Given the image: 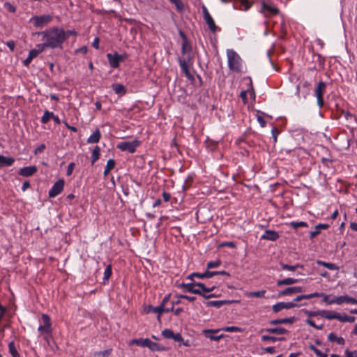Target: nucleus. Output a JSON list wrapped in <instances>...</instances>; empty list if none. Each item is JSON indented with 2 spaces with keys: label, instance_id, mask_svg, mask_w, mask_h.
Listing matches in <instances>:
<instances>
[{
  "label": "nucleus",
  "instance_id": "nucleus-35",
  "mask_svg": "<svg viewBox=\"0 0 357 357\" xmlns=\"http://www.w3.org/2000/svg\"><path fill=\"white\" fill-rule=\"evenodd\" d=\"M9 352L13 357H19L20 354L17 352L13 342L8 344Z\"/></svg>",
  "mask_w": 357,
  "mask_h": 357
},
{
  "label": "nucleus",
  "instance_id": "nucleus-57",
  "mask_svg": "<svg viewBox=\"0 0 357 357\" xmlns=\"http://www.w3.org/2000/svg\"><path fill=\"white\" fill-rule=\"evenodd\" d=\"M178 298L186 299V300H188L190 302H192V301L196 300V297L195 296H188V295H179Z\"/></svg>",
  "mask_w": 357,
  "mask_h": 357
},
{
  "label": "nucleus",
  "instance_id": "nucleus-53",
  "mask_svg": "<svg viewBox=\"0 0 357 357\" xmlns=\"http://www.w3.org/2000/svg\"><path fill=\"white\" fill-rule=\"evenodd\" d=\"M172 339L174 341L178 342H183V338L182 335H181V333H174Z\"/></svg>",
  "mask_w": 357,
  "mask_h": 357
},
{
  "label": "nucleus",
  "instance_id": "nucleus-38",
  "mask_svg": "<svg viewBox=\"0 0 357 357\" xmlns=\"http://www.w3.org/2000/svg\"><path fill=\"white\" fill-rule=\"evenodd\" d=\"M309 348L310 350L313 351L318 357H327L326 354L321 352L319 349H318L313 344H310Z\"/></svg>",
  "mask_w": 357,
  "mask_h": 357
},
{
  "label": "nucleus",
  "instance_id": "nucleus-45",
  "mask_svg": "<svg viewBox=\"0 0 357 357\" xmlns=\"http://www.w3.org/2000/svg\"><path fill=\"white\" fill-rule=\"evenodd\" d=\"M111 275H112V268H111V266H107V268L105 269V271H104V277H103L104 281L108 280L109 278H110Z\"/></svg>",
  "mask_w": 357,
  "mask_h": 357
},
{
  "label": "nucleus",
  "instance_id": "nucleus-36",
  "mask_svg": "<svg viewBox=\"0 0 357 357\" xmlns=\"http://www.w3.org/2000/svg\"><path fill=\"white\" fill-rule=\"evenodd\" d=\"M112 351V349H108L104 351L96 352L93 357H108L111 354Z\"/></svg>",
  "mask_w": 357,
  "mask_h": 357
},
{
  "label": "nucleus",
  "instance_id": "nucleus-25",
  "mask_svg": "<svg viewBox=\"0 0 357 357\" xmlns=\"http://www.w3.org/2000/svg\"><path fill=\"white\" fill-rule=\"evenodd\" d=\"M281 268L282 270H287L289 271H295L298 268H303V266L299 264L295 265H288L283 263H280Z\"/></svg>",
  "mask_w": 357,
  "mask_h": 357
},
{
  "label": "nucleus",
  "instance_id": "nucleus-51",
  "mask_svg": "<svg viewBox=\"0 0 357 357\" xmlns=\"http://www.w3.org/2000/svg\"><path fill=\"white\" fill-rule=\"evenodd\" d=\"M303 299H309L314 297H320L322 296V294H319L318 292H315L310 294H303Z\"/></svg>",
  "mask_w": 357,
  "mask_h": 357
},
{
  "label": "nucleus",
  "instance_id": "nucleus-28",
  "mask_svg": "<svg viewBox=\"0 0 357 357\" xmlns=\"http://www.w3.org/2000/svg\"><path fill=\"white\" fill-rule=\"evenodd\" d=\"M194 284H195V282H192L190 283H181V284H178V287L183 288V291L184 292L192 293V287H195V285Z\"/></svg>",
  "mask_w": 357,
  "mask_h": 357
},
{
  "label": "nucleus",
  "instance_id": "nucleus-9",
  "mask_svg": "<svg viewBox=\"0 0 357 357\" xmlns=\"http://www.w3.org/2000/svg\"><path fill=\"white\" fill-rule=\"evenodd\" d=\"M202 11H203L204 20H205L206 23L207 24L209 29L211 31V32L215 33L218 27L215 25V23L213 17H211V15H210L207 8L205 6H203Z\"/></svg>",
  "mask_w": 357,
  "mask_h": 357
},
{
  "label": "nucleus",
  "instance_id": "nucleus-19",
  "mask_svg": "<svg viewBox=\"0 0 357 357\" xmlns=\"http://www.w3.org/2000/svg\"><path fill=\"white\" fill-rule=\"evenodd\" d=\"M321 317L327 319H337L339 318V313L331 310H321Z\"/></svg>",
  "mask_w": 357,
  "mask_h": 357
},
{
  "label": "nucleus",
  "instance_id": "nucleus-52",
  "mask_svg": "<svg viewBox=\"0 0 357 357\" xmlns=\"http://www.w3.org/2000/svg\"><path fill=\"white\" fill-rule=\"evenodd\" d=\"M341 115H344L345 119L347 120L355 119L354 116L350 112H346L343 109L341 110Z\"/></svg>",
  "mask_w": 357,
  "mask_h": 357
},
{
  "label": "nucleus",
  "instance_id": "nucleus-23",
  "mask_svg": "<svg viewBox=\"0 0 357 357\" xmlns=\"http://www.w3.org/2000/svg\"><path fill=\"white\" fill-rule=\"evenodd\" d=\"M14 161L15 160L13 158H7L0 155V167L11 166Z\"/></svg>",
  "mask_w": 357,
  "mask_h": 357
},
{
  "label": "nucleus",
  "instance_id": "nucleus-14",
  "mask_svg": "<svg viewBox=\"0 0 357 357\" xmlns=\"http://www.w3.org/2000/svg\"><path fill=\"white\" fill-rule=\"evenodd\" d=\"M178 63L181 68L182 72L190 80H194L193 75L190 73L187 61L185 59H178Z\"/></svg>",
  "mask_w": 357,
  "mask_h": 357
},
{
  "label": "nucleus",
  "instance_id": "nucleus-13",
  "mask_svg": "<svg viewBox=\"0 0 357 357\" xmlns=\"http://www.w3.org/2000/svg\"><path fill=\"white\" fill-rule=\"evenodd\" d=\"M37 167L36 166H28L23 168H21L19 171V174L28 177L34 174L37 172Z\"/></svg>",
  "mask_w": 357,
  "mask_h": 357
},
{
  "label": "nucleus",
  "instance_id": "nucleus-33",
  "mask_svg": "<svg viewBox=\"0 0 357 357\" xmlns=\"http://www.w3.org/2000/svg\"><path fill=\"white\" fill-rule=\"evenodd\" d=\"M205 305L206 307H215L216 308H220L222 306V302L221 301H206Z\"/></svg>",
  "mask_w": 357,
  "mask_h": 357
},
{
  "label": "nucleus",
  "instance_id": "nucleus-6",
  "mask_svg": "<svg viewBox=\"0 0 357 357\" xmlns=\"http://www.w3.org/2000/svg\"><path fill=\"white\" fill-rule=\"evenodd\" d=\"M326 83L321 81L318 83L317 86L315 89V96L317 97V105L319 107H322L324 104L323 95L326 91Z\"/></svg>",
  "mask_w": 357,
  "mask_h": 357
},
{
  "label": "nucleus",
  "instance_id": "nucleus-30",
  "mask_svg": "<svg viewBox=\"0 0 357 357\" xmlns=\"http://www.w3.org/2000/svg\"><path fill=\"white\" fill-rule=\"evenodd\" d=\"M115 161L113 159H109L107 162V165H106V167H105V171H104V175L105 176H107L109 172L114 168L115 167Z\"/></svg>",
  "mask_w": 357,
  "mask_h": 357
},
{
  "label": "nucleus",
  "instance_id": "nucleus-61",
  "mask_svg": "<svg viewBox=\"0 0 357 357\" xmlns=\"http://www.w3.org/2000/svg\"><path fill=\"white\" fill-rule=\"evenodd\" d=\"M128 57V55L126 54H119L117 53V58H118V61L119 62V63L121 62H123Z\"/></svg>",
  "mask_w": 357,
  "mask_h": 357
},
{
  "label": "nucleus",
  "instance_id": "nucleus-31",
  "mask_svg": "<svg viewBox=\"0 0 357 357\" xmlns=\"http://www.w3.org/2000/svg\"><path fill=\"white\" fill-rule=\"evenodd\" d=\"M100 148L99 146H96L94 149L93 150L92 154H91V162L92 165L95 163L96 161H97L99 159L100 156Z\"/></svg>",
  "mask_w": 357,
  "mask_h": 357
},
{
  "label": "nucleus",
  "instance_id": "nucleus-5",
  "mask_svg": "<svg viewBox=\"0 0 357 357\" xmlns=\"http://www.w3.org/2000/svg\"><path fill=\"white\" fill-rule=\"evenodd\" d=\"M261 12L264 14L265 17H268L271 15H278L279 13V10L271 2L263 1L261 3Z\"/></svg>",
  "mask_w": 357,
  "mask_h": 357
},
{
  "label": "nucleus",
  "instance_id": "nucleus-15",
  "mask_svg": "<svg viewBox=\"0 0 357 357\" xmlns=\"http://www.w3.org/2000/svg\"><path fill=\"white\" fill-rule=\"evenodd\" d=\"M107 58L110 66L112 68H117L119 66V62L117 58V52H114V54H107Z\"/></svg>",
  "mask_w": 357,
  "mask_h": 357
},
{
  "label": "nucleus",
  "instance_id": "nucleus-59",
  "mask_svg": "<svg viewBox=\"0 0 357 357\" xmlns=\"http://www.w3.org/2000/svg\"><path fill=\"white\" fill-rule=\"evenodd\" d=\"M39 53L37 52L36 50H31L29 53V56L33 60L35 57H36Z\"/></svg>",
  "mask_w": 357,
  "mask_h": 357
},
{
  "label": "nucleus",
  "instance_id": "nucleus-34",
  "mask_svg": "<svg viewBox=\"0 0 357 357\" xmlns=\"http://www.w3.org/2000/svg\"><path fill=\"white\" fill-rule=\"evenodd\" d=\"M213 331L212 330H205L204 331V333L206 337L211 339V340H219L222 335H213L212 333Z\"/></svg>",
  "mask_w": 357,
  "mask_h": 357
},
{
  "label": "nucleus",
  "instance_id": "nucleus-48",
  "mask_svg": "<svg viewBox=\"0 0 357 357\" xmlns=\"http://www.w3.org/2000/svg\"><path fill=\"white\" fill-rule=\"evenodd\" d=\"M45 40V42H44L43 43H42V44H38V45H37V46H36V47H37V48H36V50H37V52H38L39 54H40V52H43L46 47H49V46L47 45V41H46L45 40Z\"/></svg>",
  "mask_w": 357,
  "mask_h": 357
},
{
  "label": "nucleus",
  "instance_id": "nucleus-44",
  "mask_svg": "<svg viewBox=\"0 0 357 357\" xmlns=\"http://www.w3.org/2000/svg\"><path fill=\"white\" fill-rule=\"evenodd\" d=\"M290 226L294 229H296L299 227H307V224L305 222L301 221V222H290Z\"/></svg>",
  "mask_w": 357,
  "mask_h": 357
},
{
  "label": "nucleus",
  "instance_id": "nucleus-18",
  "mask_svg": "<svg viewBox=\"0 0 357 357\" xmlns=\"http://www.w3.org/2000/svg\"><path fill=\"white\" fill-rule=\"evenodd\" d=\"M263 331L268 333L278 335L287 334L289 333V331L287 329L282 327L265 328Z\"/></svg>",
  "mask_w": 357,
  "mask_h": 357
},
{
  "label": "nucleus",
  "instance_id": "nucleus-60",
  "mask_svg": "<svg viewBox=\"0 0 357 357\" xmlns=\"http://www.w3.org/2000/svg\"><path fill=\"white\" fill-rule=\"evenodd\" d=\"M74 167H75V163L71 162L68 165V169H67V175L68 176H70L72 174V172L74 169Z\"/></svg>",
  "mask_w": 357,
  "mask_h": 357
},
{
  "label": "nucleus",
  "instance_id": "nucleus-8",
  "mask_svg": "<svg viewBox=\"0 0 357 357\" xmlns=\"http://www.w3.org/2000/svg\"><path fill=\"white\" fill-rule=\"evenodd\" d=\"M64 187V180L63 179H59L58 180L52 187V188L48 192V195L50 197L53 198L56 197L58 195H59L62 190H63Z\"/></svg>",
  "mask_w": 357,
  "mask_h": 357
},
{
  "label": "nucleus",
  "instance_id": "nucleus-46",
  "mask_svg": "<svg viewBox=\"0 0 357 357\" xmlns=\"http://www.w3.org/2000/svg\"><path fill=\"white\" fill-rule=\"evenodd\" d=\"M304 313L307 315L308 317H317V316H321V310L318 311H309V310H304Z\"/></svg>",
  "mask_w": 357,
  "mask_h": 357
},
{
  "label": "nucleus",
  "instance_id": "nucleus-40",
  "mask_svg": "<svg viewBox=\"0 0 357 357\" xmlns=\"http://www.w3.org/2000/svg\"><path fill=\"white\" fill-rule=\"evenodd\" d=\"M221 265V261L220 260H216V261H211L207 263L206 268L207 269L214 268L220 266Z\"/></svg>",
  "mask_w": 357,
  "mask_h": 357
},
{
  "label": "nucleus",
  "instance_id": "nucleus-62",
  "mask_svg": "<svg viewBox=\"0 0 357 357\" xmlns=\"http://www.w3.org/2000/svg\"><path fill=\"white\" fill-rule=\"evenodd\" d=\"M262 349L269 354H274L275 352V348L274 347H269L266 348H262Z\"/></svg>",
  "mask_w": 357,
  "mask_h": 357
},
{
  "label": "nucleus",
  "instance_id": "nucleus-55",
  "mask_svg": "<svg viewBox=\"0 0 357 357\" xmlns=\"http://www.w3.org/2000/svg\"><path fill=\"white\" fill-rule=\"evenodd\" d=\"M346 357H357V351H349L347 349L345 351Z\"/></svg>",
  "mask_w": 357,
  "mask_h": 357
},
{
  "label": "nucleus",
  "instance_id": "nucleus-22",
  "mask_svg": "<svg viewBox=\"0 0 357 357\" xmlns=\"http://www.w3.org/2000/svg\"><path fill=\"white\" fill-rule=\"evenodd\" d=\"M328 340L330 342H336L340 345H344L345 344V340L343 337H337L333 333H329Z\"/></svg>",
  "mask_w": 357,
  "mask_h": 357
},
{
  "label": "nucleus",
  "instance_id": "nucleus-3",
  "mask_svg": "<svg viewBox=\"0 0 357 357\" xmlns=\"http://www.w3.org/2000/svg\"><path fill=\"white\" fill-rule=\"evenodd\" d=\"M132 344H135L138 346L142 347H148L151 351H164L165 350V347L163 346H160L159 344L152 342L148 338L146 339H134L132 340Z\"/></svg>",
  "mask_w": 357,
  "mask_h": 357
},
{
  "label": "nucleus",
  "instance_id": "nucleus-27",
  "mask_svg": "<svg viewBox=\"0 0 357 357\" xmlns=\"http://www.w3.org/2000/svg\"><path fill=\"white\" fill-rule=\"evenodd\" d=\"M261 340L275 342L276 341H284L285 338L284 337H274L264 335L261 336Z\"/></svg>",
  "mask_w": 357,
  "mask_h": 357
},
{
  "label": "nucleus",
  "instance_id": "nucleus-41",
  "mask_svg": "<svg viewBox=\"0 0 357 357\" xmlns=\"http://www.w3.org/2000/svg\"><path fill=\"white\" fill-rule=\"evenodd\" d=\"M333 304L335 303V304H338V305H340L344 302L347 303V296H340L335 297L333 299Z\"/></svg>",
  "mask_w": 357,
  "mask_h": 357
},
{
  "label": "nucleus",
  "instance_id": "nucleus-10",
  "mask_svg": "<svg viewBox=\"0 0 357 357\" xmlns=\"http://www.w3.org/2000/svg\"><path fill=\"white\" fill-rule=\"evenodd\" d=\"M42 319L44 324L38 327V331L47 335H50L52 331L50 317L48 315L43 314L42 315Z\"/></svg>",
  "mask_w": 357,
  "mask_h": 357
},
{
  "label": "nucleus",
  "instance_id": "nucleus-7",
  "mask_svg": "<svg viewBox=\"0 0 357 357\" xmlns=\"http://www.w3.org/2000/svg\"><path fill=\"white\" fill-rule=\"evenodd\" d=\"M52 20V17L51 15H40V16H35L31 19V21L33 22L34 26L37 27H43L45 25L47 24Z\"/></svg>",
  "mask_w": 357,
  "mask_h": 357
},
{
  "label": "nucleus",
  "instance_id": "nucleus-56",
  "mask_svg": "<svg viewBox=\"0 0 357 357\" xmlns=\"http://www.w3.org/2000/svg\"><path fill=\"white\" fill-rule=\"evenodd\" d=\"M224 331L227 332H237L240 331L241 330L238 327L236 326H229L225 328Z\"/></svg>",
  "mask_w": 357,
  "mask_h": 357
},
{
  "label": "nucleus",
  "instance_id": "nucleus-37",
  "mask_svg": "<svg viewBox=\"0 0 357 357\" xmlns=\"http://www.w3.org/2000/svg\"><path fill=\"white\" fill-rule=\"evenodd\" d=\"M318 264L328 268L329 270L333 271V270L338 269V267L335 264H333V263H328V262H325V261H319Z\"/></svg>",
  "mask_w": 357,
  "mask_h": 357
},
{
  "label": "nucleus",
  "instance_id": "nucleus-54",
  "mask_svg": "<svg viewBox=\"0 0 357 357\" xmlns=\"http://www.w3.org/2000/svg\"><path fill=\"white\" fill-rule=\"evenodd\" d=\"M45 149V145L44 144H40L39 146H38L34 150V154L38 155V154L42 153Z\"/></svg>",
  "mask_w": 357,
  "mask_h": 357
},
{
  "label": "nucleus",
  "instance_id": "nucleus-11",
  "mask_svg": "<svg viewBox=\"0 0 357 357\" xmlns=\"http://www.w3.org/2000/svg\"><path fill=\"white\" fill-rule=\"evenodd\" d=\"M296 306H297V304L295 303L294 302H288V303L280 302V303L275 304L273 306V310L274 312L276 313V312L281 311L282 309H291V308L295 307Z\"/></svg>",
  "mask_w": 357,
  "mask_h": 357
},
{
  "label": "nucleus",
  "instance_id": "nucleus-21",
  "mask_svg": "<svg viewBox=\"0 0 357 357\" xmlns=\"http://www.w3.org/2000/svg\"><path fill=\"white\" fill-rule=\"evenodd\" d=\"M112 88L116 94L124 95L126 93V87L121 84H113Z\"/></svg>",
  "mask_w": 357,
  "mask_h": 357
},
{
  "label": "nucleus",
  "instance_id": "nucleus-17",
  "mask_svg": "<svg viewBox=\"0 0 357 357\" xmlns=\"http://www.w3.org/2000/svg\"><path fill=\"white\" fill-rule=\"evenodd\" d=\"M279 238L278 234L273 230H266L264 234L261 236L262 239L269 240V241H276Z\"/></svg>",
  "mask_w": 357,
  "mask_h": 357
},
{
  "label": "nucleus",
  "instance_id": "nucleus-32",
  "mask_svg": "<svg viewBox=\"0 0 357 357\" xmlns=\"http://www.w3.org/2000/svg\"><path fill=\"white\" fill-rule=\"evenodd\" d=\"M192 50L191 45L188 42V40H185L182 42V47H181V53L183 54H185L188 52H190Z\"/></svg>",
  "mask_w": 357,
  "mask_h": 357
},
{
  "label": "nucleus",
  "instance_id": "nucleus-1",
  "mask_svg": "<svg viewBox=\"0 0 357 357\" xmlns=\"http://www.w3.org/2000/svg\"><path fill=\"white\" fill-rule=\"evenodd\" d=\"M38 34L43 36V40L47 41V45L52 49L61 48L63 42L66 40L64 29L61 28H51L45 31L39 32Z\"/></svg>",
  "mask_w": 357,
  "mask_h": 357
},
{
  "label": "nucleus",
  "instance_id": "nucleus-49",
  "mask_svg": "<svg viewBox=\"0 0 357 357\" xmlns=\"http://www.w3.org/2000/svg\"><path fill=\"white\" fill-rule=\"evenodd\" d=\"M194 284L195 287H199V289H200V290L204 292L203 295H205L206 294V291L209 290L207 289V287L204 283L195 282Z\"/></svg>",
  "mask_w": 357,
  "mask_h": 357
},
{
  "label": "nucleus",
  "instance_id": "nucleus-58",
  "mask_svg": "<svg viewBox=\"0 0 357 357\" xmlns=\"http://www.w3.org/2000/svg\"><path fill=\"white\" fill-rule=\"evenodd\" d=\"M64 33L66 35V40H67L70 36L77 35V32L75 30H68V31L64 30Z\"/></svg>",
  "mask_w": 357,
  "mask_h": 357
},
{
  "label": "nucleus",
  "instance_id": "nucleus-50",
  "mask_svg": "<svg viewBox=\"0 0 357 357\" xmlns=\"http://www.w3.org/2000/svg\"><path fill=\"white\" fill-rule=\"evenodd\" d=\"M319 294H322L321 297H323V301L324 303H326L327 305L333 304V299H331V300L329 299V297H330L329 295H326L324 293H319Z\"/></svg>",
  "mask_w": 357,
  "mask_h": 357
},
{
  "label": "nucleus",
  "instance_id": "nucleus-12",
  "mask_svg": "<svg viewBox=\"0 0 357 357\" xmlns=\"http://www.w3.org/2000/svg\"><path fill=\"white\" fill-rule=\"evenodd\" d=\"M304 291V289L301 287H287L285 289L280 291L278 293L279 296H287V295H292L297 293Z\"/></svg>",
  "mask_w": 357,
  "mask_h": 357
},
{
  "label": "nucleus",
  "instance_id": "nucleus-26",
  "mask_svg": "<svg viewBox=\"0 0 357 357\" xmlns=\"http://www.w3.org/2000/svg\"><path fill=\"white\" fill-rule=\"evenodd\" d=\"M163 310H164L163 305H159L158 307L150 306L149 307V312L158 313L159 315L158 316V319L160 320V314L163 313Z\"/></svg>",
  "mask_w": 357,
  "mask_h": 357
},
{
  "label": "nucleus",
  "instance_id": "nucleus-43",
  "mask_svg": "<svg viewBox=\"0 0 357 357\" xmlns=\"http://www.w3.org/2000/svg\"><path fill=\"white\" fill-rule=\"evenodd\" d=\"M265 293H266L265 290H261V291H252L249 294V296L261 298V297L264 296Z\"/></svg>",
  "mask_w": 357,
  "mask_h": 357
},
{
  "label": "nucleus",
  "instance_id": "nucleus-29",
  "mask_svg": "<svg viewBox=\"0 0 357 357\" xmlns=\"http://www.w3.org/2000/svg\"><path fill=\"white\" fill-rule=\"evenodd\" d=\"M355 317H351V316H348L347 314H341L340 313H339V318L337 319V320L342 321V322H349V323H353L355 321Z\"/></svg>",
  "mask_w": 357,
  "mask_h": 357
},
{
  "label": "nucleus",
  "instance_id": "nucleus-2",
  "mask_svg": "<svg viewBox=\"0 0 357 357\" xmlns=\"http://www.w3.org/2000/svg\"><path fill=\"white\" fill-rule=\"evenodd\" d=\"M227 55L229 68L232 71L240 73L241 71L242 62L240 56L233 50H228Z\"/></svg>",
  "mask_w": 357,
  "mask_h": 357
},
{
  "label": "nucleus",
  "instance_id": "nucleus-16",
  "mask_svg": "<svg viewBox=\"0 0 357 357\" xmlns=\"http://www.w3.org/2000/svg\"><path fill=\"white\" fill-rule=\"evenodd\" d=\"M295 321H296V318L294 317H291L289 318L276 319L271 320L269 321V324L277 325V324H293Z\"/></svg>",
  "mask_w": 357,
  "mask_h": 357
},
{
  "label": "nucleus",
  "instance_id": "nucleus-20",
  "mask_svg": "<svg viewBox=\"0 0 357 357\" xmlns=\"http://www.w3.org/2000/svg\"><path fill=\"white\" fill-rule=\"evenodd\" d=\"M101 137L100 132L98 129L94 131L88 138L87 142L89 144L91 143H98Z\"/></svg>",
  "mask_w": 357,
  "mask_h": 357
},
{
  "label": "nucleus",
  "instance_id": "nucleus-47",
  "mask_svg": "<svg viewBox=\"0 0 357 357\" xmlns=\"http://www.w3.org/2000/svg\"><path fill=\"white\" fill-rule=\"evenodd\" d=\"M305 322L309 326H310L316 329H318V330H321L324 328V325L321 324V325L318 326V325L315 324L314 321H312V319H307L305 321Z\"/></svg>",
  "mask_w": 357,
  "mask_h": 357
},
{
  "label": "nucleus",
  "instance_id": "nucleus-24",
  "mask_svg": "<svg viewBox=\"0 0 357 357\" xmlns=\"http://www.w3.org/2000/svg\"><path fill=\"white\" fill-rule=\"evenodd\" d=\"M298 282V279L292 278H287L283 280H280L277 282L278 286H282V285H289L293 284Z\"/></svg>",
  "mask_w": 357,
  "mask_h": 357
},
{
  "label": "nucleus",
  "instance_id": "nucleus-64",
  "mask_svg": "<svg viewBox=\"0 0 357 357\" xmlns=\"http://www.w3.org/2000/svg\"><path fill=\"white\" fill-rule=\"evenodd\" d=\"M319 233H320V231L319 229H317L316 227H314V230L310 232V238H314Z\"/></svg>",
  "mask_w": 357,
  "mask_h": 357
},
{
  "label": "nucleus",
  "instance_id": "nucleus-63",
  "mask_svg": "<svg viewBox=\"0 0 357 357\" xmlns=\"http://www.w3.org/2000/svg\"><path fill=\"white\" fill-rule=\"evenodd\" d=\"M162 195L164 201L166 202H169L171 199V195L169 192H163Z\"/></svg>",
  "mask_w": 357,
  "mask_h": 357
},
{
  "label": "nucleus",
  "instance_id": "nucleus-39",
  "mask_svg": "<svg viewBox=\"0 0 357 357\" xmlns=\"http://www.w3.org/2000/svg\"><path fill=\"white\" fill-rule=\"evenodd\" d=\"M52 116H53V112H50L46 110L41 118V122L43 123H47L49 121V120L52 118Z\"/></svg>",
  "mask_w": 357,
  "mask_h": 357
},
{
  "label": "nucleus",
  "instance_id": "nucleus-42",
  "mask_svg": "<svg viewBox=\"0 0 357 357\" xmlns=\"http://www.w3.org/2000/svg\"><path fill=\"white\" fill-rule=\"evenodd\" d=\"M162 335L167 339H172L174 332L171 329L166 328L162 331Z\"/></svg>",
  "mask_w": 357,
  "mask_h": 357
},
{
  "label": "nucleus",
  "instance_id": "nucleus-4",
  "mask_svg": "<svg viewBox=\"0 0 357 357\" xmlns=\"http://www.w3.org/2000/svg\"><path fill=\"white\" fill-rule=\"evenodd\" d=\"M140 142L139 140H133L132 142H122L117 144V148L122 151H128L132 153L135 151L136 148L139 146Z\"/></svg>",
  "mask_w": 357,
  "mask_h": 357
}]
</instances>
